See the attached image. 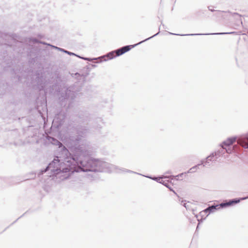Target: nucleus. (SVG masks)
Instances as JSON below:
<instances>
[{"instance_id": "obj_3", "label": "nucleus", "mask_w": 248, "mask_h": 248, "mask_svg": "<svg viewBox=\"0 0 248 248\" xmlns=\"http://www.w3.org/2000/svg\"><path fill=\"white\" fill-rule=\"evenodd\" d=\"M75 75L77 78L82 79V81H78L75 82L74 85L67 88L64 93H61L59 97L60 105L66 107V109L73 107L74 99L78 93L80 91L82 85L85 81L86 77L87 76V75H81L78 73H76Z\"/></svg>"}, {"instance_id": "obj_18", "label": "nucleus", "mask_w": 248, "mask_h": 248, "mask_svg": "<svg viewBox=\"0 0 248 248\" xmlns=\"http://www.w3.org/2000/svg\"><path fill=\"white\" fill-rule=\"evenodd\" d=\"M143 176L146 177L151 179L154 181H155L159 183H161L160 182H161V180H162L163 179H165L167 178L166 177H155V176L152 177V176H145V175H143Z\"/></svg>"}, {"instance_id": "obj_8", "label": "nucleus", "mask_w": 248, "mask_h": 248, "mask_svg": "<svg viewBox=\"0 0 248 248\" xmlns=\"http://www.w3.org/2000/svg\"><path fill=\"white\" fill-rule=\"evenodd\" d=\"M43 70H37L35 73L36 81L40 90H43L45 87L46 79L44 78Z\"/></svg>"}, {"instance_id": "obj_22", "label": "nucleus", "mask_w": 248, "mask_h": 248, "mask_svg": "<svg viewBox=\"0 0 248 248\" xmlns=\"http://www.w3.org/2000/svg\"><path fill=\"white\" fill-rule=\"evenodd\" d=\"M207 213H208V214L206 216V217H207L208 216V215L210 213H211L210 212V211L209 209H208V207L207 208H206V209H205L204 210H203V211L200 212V216L201 217H202V214H206Z\"/></svg>"}, {"instance_id": "obj_29", "label": "nucleus", "mask_w": 248, "mask_h": 248, "mask_svg": "<svg viewBox=\"0 0 248 248\" xmlns=\"http://www.w3.org/2000/svg\"><path fill=\"white\" fill-rule=\"evenodd\" d=\"M161 25L162 26V27L164 29H166L165 26L164 24H163L162 21H161Z\"/></svg>"}, {"instance_id": "obj_25", "label": "nucleus", "mask_w": 248, "mask_h": 248, "mask_svg": "<svg viewBox=\"0 0 248 248\" xmlns=\"http://www.w3.org/2000/svg\"><path fill=\"white\" fill-rule=\"evenodd\" d=\"M29 40L30 42H32L34 43H39V40H38L36 38H30L29 39Z\"/></svg>"}, {"instance_id": "obj_19", "label": "nucleus", "mask_w": 248, "mask_h": 248, "mask_svg": "<svg viewBox=\"0 0 248 248\" xmlns=\"http://www.w3.org/2000/svg\"><path fill=\"white\" fill-rule=\"evenodd\" d=\"M241 144L244 148H248V136H246L242 140Z\"/></svg>"}, {"instance_id": "obj_30", "label": "nucleus", "mask_w": 248, "mask_h": 248, "mask_svg": "<svg viewBox=\"0 0 248 248\" xmlns=\"http://www.w3.org/2000/svg\"><path fill=\"white\" fill-rule=\"evenodd\" d=\"M23 216V215H22V216H20L19 217H18V218L16 220H15V221L13 223H12V224H11V225H12V224H14L16 222V221H17V220L19 218H20V217H21Z\"/></svg>"}, {"instance_id": "obj_4", "label": "nucleus", "mask_w": 248, "mask_h": 248, "mask_svg": "<svg viewBox=\"0 0 248 248\" xmlns=\"http://www.w3.org/2000/svg\"><path fill=\"white\" fill-rule=\"evenodd\" d=\"M160 27L159 28V31H160ZM159 32H160V31H159L157 33L154 34V35H153L148 38H146V39H145L143 41H141L136 44H135L133 45L125 46L123 47H121L117 49L111 51L108 53L107 54L103 56V57H105V58H107V59H105L103 61H106L107 60H111L116 57L120 56L124 54L125 53L129 51L132 48H134L135 46H136L139 45H140V44H142V43H143L147 40H149L150 39L156 36L159 33Z\"/></svg>"}, {"instance_id": "obj_5", "label": "nucleus", "mask_w": 248, "mask_h": 248, "mask_svg": "<svg viewBox=\"0 0 248 248\" xmlns=\"http://www.w3.org/2000/svg\"><path fill=\"white\" fill-rule=\"evenodd\" d=\"M236 137L228 138L220 144L221 148L212 153L217 158L224 154L225 153L229 154L231 153L232 150L230 146L236 141Z\"/></svg>"}, {"instance_id": "obj_27", "label": "nucleus", "mask_w": 248, "mask_h": 248, "mask_svg": "<svg viewBox=\"0 0 248 248\" xmlns=\"http://www.w3.org/2000/svg\"><path fill=\"white\" fill-rule=\"evenodd\" d=\"M39 44H43V45H47V46H50L51 47V46H53L52 45L48 44V43H46L45 42H43V41H40Z\"/></svg>"}, {"instance_id": "obj_13", "label": "nucleus", "mask_w": 248, "mask_h": 248, "mask_svg": "<svg viewBox=\"0 0 248 248\" xmlns=\"http://www.w3.org/2000/svg\"><path fill=\"white\" fill-rule=\"evenodd\" d=\"M217 159V158L212 153L206 158L205 160H202L201 161L202 164L203 166H210L211 165L212 162L216 161Z\"/></svg>"}, {"instance_id": "obj_2", "label": "nucleus", "mask_w": 248, "mask_h": 248, "mask_svg": "<svg viewBox=\"0 0 248 248\" xmlns=\"http://www.w3.org/2000/svg\"><path fill=\"white\" fill-rule=\"evenodd\" d=\"M82 145L83 146H78L76 148L73 155V158L71 159V161L75 163L76 170L74 172L81 171L111 173L116 171L117 172H126L141 175L123 168H119L114 165L102 160L93 158L91 156V152L89 151L91 148L90 142L87 140L83 141Z\"/></svg>"}, {"instance_id": "obj_14", "label": "nucleus", "mask_w": 248, "mask_h": 248, "mask_svg": "<svg viewBox=\"0 0 248 248\" xmlns=\"http://www.w3.org/2000/svg\"><path fill=\"white\" fill-rule=\"evenodd\" d=\"M221 208H223V206L221 205V203L218 204H214L208 206V209L210 210L211 213Z\"/></svg>"}, {"instance_id": "obj_6", "label": "nucleus", "mask_w": 248, "mask_h": 248, "mask_svg": "<svg viewBox=\"0 0 248 248\" xmlns=\"http://www.w3.org/2000/svg\"><path fill=\"white\" fill-rule=\"evenodd\" d=\"M66 114L64 112L60 111L56 114L52 121L51 128L59 129L63 124Z\"/></svg>"}, {"instance_id": "obj_12", "label": "nucleus", "mask_w": 248, "mask_h": 248, "mask_svg": "<svg viewBox=\"0 0 248 248\" xmlns=\"http://www.w3.org/2000/svg\"><path fill=\"white\" fill-rule=\"evenodd\" d=\"M93 127L95 129L96 131L100 132L101 129L104 125V122L101 118H96L93 122Z\"/></svg>"}, {"instance_id": "obj_9", "label": "nucleus", "mask_w": 248, "mask_h": 248, "mask_svg": "<svg viewBox=\"0 0 248 248\" xmlns=\"http://www.w3.org/2000/svg\"><path fill=\"white\" fill-rule=\"evenodd\" d=\"M77 116L79 123H87L91 121V115L87 111H80Z\"/></svg>"}, {"instance_id": "obj_31", "label": "nucleus", "mask_w": 248, "mask_h": 248, "mask_svg": "<svg viewBox=\"0 0 248 248\" xmlns=\"http://www.w3.org/2000/svg\"><path fill=\"white\" fill-rule=\"evenodd\" d=\"M92 66L93 67H95L96 65L95 64H92Z\"/></svg>"}, {"instance_id": "obj_16", "label": "nucleus", "mask_w": 248, "mask_h": 248, "mask_svg": "<svg viewBox=\"0 0 248 248\" xmlns=\"http://www.w3.org/2000/svg\"><path fill=\"white\" fill-rule=\"evenodd\" d=\"M181 202L182 204L186 208L187 210H191L193 212L194 211L193 209L191 208V205L192 204V203L189 202H187L186 200H182Z\"/></svg>"}, {"instance_id": "obj_17", "label": "nucleus", "mask_w": 248, "mask_h": 248, "mask_svg": "<svg viewBox=\"0 0 248 248\" xmlns=\"http://www.w3.org/2000/svg\"><path fill=\"white\" fill-rule=\"evenodd\" d=\"M161 184L165 186L166 187L168 188L170 191H173L174 193L175 194H176L175 192L171 188V187L170 186V183L169 180H164L163 179L162 180H161V182H160Z\"/></svg>"}, {"instance_id": "obj_28", "label": "nucleus", "mask_w": 248, "mask_h": 248, "mask_svg": "<svg viewBox=\"0 0 248 248\" xmlns=\"http://www.w3.org/2000/svg\"><path fill=\"white\" fill-rule=\"evenodd\" d=\"M208 8L209 10H210V11H211L212 12H215V11H216V10H215L214 9H211L210 8V6H208Z\"/></svg>"}, {"instance_id": "obj_7", "label": "nucleus", "mask_w": 248, "mask_h": 248, "mask_svg": "<svg viewBox=\"0 0 248 248\" xmlns=\"http://www.w3.org/2000/svg\"><path fill=\"white\" fill-rule=\"evenodd\" d=\"M15 42L13 37L9 34L0 32V45L9 46H12V42Z\"/></svg>"}, {"instance_id": "obj_23", "label": "nucleus", "mask_w": 248, "mask_h": 248, "mask_svg": "<svg viewBox=\"0 0 248 248\" xmlns=\"http://www.w3.org/2000/svg\"><path fill=\"white\" fill-rule=\"evenodd\" d=\"M225 12L223 11H217V10H216L215 11V16H216L217 17H220V16H223V13H224Z\"/></svg>"}, {"instance_id": "obj_11", "label": "nucleus", "mask_w": 248, "mask_h": 248, "mask_svg": "<svg viewBox=\"0 0 248 248\" xmlns=\"http://www.w3.org/2000/svg\"><path fill=\"white\" fill-rule=\"evenodd\" d=\"M170 34L172 35H181V36H186V35H223V34H238V32L236 31H231V32H218V33H194V34H176L173 33L171 32H169Z\"/></svg>"}, {"instance_id": "obj_32", "label": "nucleus", "mask_w": 248, "mask_h": 248, "mask_svg": "<svg viewBox=\"0 0 248 248\" xmlns=\"http://www.w3.org/2000/svg\"><path fill=\"white\" fill-rule=\"evenodd\" d=\"M167 173H168V174H170V171H168V172H167Z\"/></svg>"}, {"instance_id": "obj_10", "label": "nucleus", "mask_w": 248, "mask_h": 248, "mask_svg": "<svg viewBox=\"0 0 248 248\" xmlns=\"http://www.w3.org/2000/svg\"><path fill=\"white\" fill-rule=\"evenodd\" d=\"M248 199V196L243 197L241 198H235L229 200L228 201H225L221 203V205L223 206V208H226L230 206L233 205L237 203H238L242 200H244Z\"/></svg>"}, {"instance_id": "obj_21", "label": "nucleus", "mask_w": 248, "mask_h": 248, "mask_svg": "<svg viewBox=\"0 0 248 248\" xmlns=\"http://www.w3.org/2000/svg\"><path fill=\"white\" fill-rule=\"evenodd\" d=\"M201 165H202V163H201V164H198V165H195V166H193V167L191 168L188 170V173H193V172H195V171L197 170V168H198L199 166H200Z\"/></svg>"}, {"instance_id": "obj_33", "label": "nucleus", "mask_w": 248, "mask_h": 248, "mask_svg": "<svg viewBox=\"0 0 248 248\" xmlns=\"http://www.w3.org/2000/svg\"><path fill=\"white\" fill-rule=\"evenodd\" d=\"M247 83L248 84V80H247Z\"/></svg>"}, {"instance_id": "obj_24", "label": "nucleus", "mask_w": 248, "mask_h": 248, "mask_svg": "<svg viewBox=\"0 0 248 248\" xmlns=\"http://www.w3.org/2000/svg\"><path fill=\"white\" fill-rule=\"evenodd\" d=\"M230 13H231V12H230ZM231 14L233 16H237L239 18L240 22L241 23V24H242V19H241V15H240V14H239L237 13H231Z\"/></svg>"}, {"instance_id": "obj_26", "label": "nucleus", "mask_w": 248, "mask_h": 248, "mask_svg": "<svg viewBox=\"0 0 248 248\" xmlns=\"http://www.w3.org/2000/svg\"><path fill=\"white\" fill-rule=\"evenodd\" d=\"M205 214H202V218L201 220H200V219H198V221H199V223H198V225H197V229L198 228L199 226V224L201 223V222H202V220H204V219H205L206 218V217H204V216L205 215Z\"/></svg>"}, {"instance_id": "obj_20", "label": "nucleus", "mask_w": 248, "mask_h": 248, "mask_svg": "<svg viewBox=\"0 0 248 248\" xmlns=\"http://www.w3.org/2000/svg\"><path fill=\"white\" fill-rule=\"evenodd\" d=\"M78 57L80 59H83L84 60H87V61H92L93 60H96L101 59V58H106L105 57H103V56L101 57H98V58H93V59L90 58L83 57L79 56L78 55Z\"/></svg>"}, {"instance_id": "obj_1", "label": "nucleus", "mask_w": 248, "mask_h": 248, "mask_svg": "<svg viewBox=\"0 0 248 248\" xmlns=\"http://www.w3.org/2000/svg\"><path fill=\"white\" fill-rule=\"evenodd\" d=\"M75 130L77 135L70 136L68 140V143L71 153H70L62 143L58 140L50 136L46 137L48 142L58 146L61 149V153H60V156L55 157L45 169L41 170L38 174L39 175L49 170L50 171V177L56 176L61 173L69 172L68 176L64 177L65 179L69 177L70 173H72L76 170L75 163H73L71 159L73 158V155L76 148L78 146H83V141H86L85 138L89 132V129L86 126L78 125Z\"/></svg>"}, {"instance_id": "obj_15", "label": "nucleus", "mask_w": 248, "mask_h": 248, "mask_svg": "<svg viewBox=\"0 0 248 248\" xmlns=\"http://www.w3.org/2000/svg\"><path fill=\"white\" fill-rule=\"evenodd\" d=\"M51 47H53L56 49H57L60 51H62V52H63L66 54H67L70 56H77V57H78V55H77L76 54L73 53V52H70L69 51H67L64 49H63L62 48H61V47H58L56 46H51Z\"/></svg>"}]
</instances>
